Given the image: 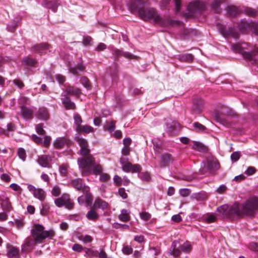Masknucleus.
<instances>
[{"label":"nucleus","instance_id":"obj_23","mask_svg":"<svg viewBox=\"0 0 258 258\" xmlns=\"http://www.w3.org/2000/svg\"><path fill=\"white\" fill-rule=\"evenodd\" d=\"M85 67L82 64H79L74 67H70L69 72L74 75H78L79 73L82 72L85 70Z\"/></svg>","mask_w":258,"mask_h":258},{"label":"nucleus","instance_id":"obj_56","mask_svg":"<svg viewBox=\"0 0 258 258\" xmlns=\"http://www.w3.org/2000/svg\"><path fill=\"white\" fill-rule=\"evenodd\" d=\"M179 193L181 196L185 197L190 194V191L187 188H183L180 190Z\"/></svg>","mask_w":258,"mask_h":258},{"label":"nucleus","instance_id":"obj_29","mask_svg":"<svg viewBox=\"0 0 258 258\" xmlns=\"http://www.w3.org/2000/svg\"><path fill=\"white\" fill-rule=\"evenodd\" d=\"M223 3L222 0H214L212 4V9L217 13L221 12L220 5Z\"/></svg>","mask_w":258,"mask_h":258},{"label":"nucleus","instance_id":"obj_33","mask_svg":"<svg viewBox=\"0 0 258 258\" xmlns=\"http://www.w3.org/2000/svg\"><path fill=\"white\" fill-rule=\"evenodd\" d=\"M86 217L89 220L96 221L98 218V214L94 209H92L88 212Z\"/></svg>","mask_w":258,"mask_h":258},{"label":"nucleus","instance_id":"obj_46","mask_svg":"<svg viewBox=\"0 0 258 258\" xmlns=\"http://www.w3.org/2000/svg\"><path fill=\"white\" fill-rule=\"evenodd\" d=\"M140 217L144 221H147L149 220L151 217V215L146 212H143L140 214Z\"/></svg>","mask_w":258,"mask_h":258},{"label":"nucleus","instance_id":"obj_49","mask_svg":"<svg viewBox=\"0 0 258 258\" xmlns=\"http://www.w3.org/2000/svg\"><path fill=\"white\" fill-rule=\"evenodd\" d=\"M64 206L69 209H71L73 208L74 204L72 202V201L69 198V196L68 195L67 199H66Z\"/></svg>","mask_w":258,"mask_h":258},{"label":"nucleus","instance_id":"obj_44","mask_svg":"<svg viewBox=\"0 0 258 258\" xmlns=\"http://www.w3.org/2000/svg\"><path fill=\"white\" fill-rule=\"evenodd\" d=\"M2 207L7 212L10 211L12 209L11 203L8 201H4L2 203Z\"/></svg>","mask_w":258,"mask_h":258},{"label":"nucleus","instance_id":"obj_3","mask_svg":"<svg viewBox=\"0 0 258 258\" xmlns=\"http://www.w3.org/2000/svg\"><path fill=\"white\" fill-rule=\"evenodd\" d=\"M44 227L41 225L37 224L34 229L31 231L32 235L36 242L42 243L46 238H51L54 235V231L52 230L44 231Z\"/></svg>","mask_w":258,"mask_h":258},{"label":"nucleus","instance_id":"obj_21","mask_svg":"<svg viewBox=\"0 0 258 258\" xmlns=\"http://www.w3.org/2000/svg\"><path fill=\"white\" fill-rule=\"evenodd\" d=\"M76 131L79 133L88 134L93 132L94 128L91 126L88 125H81V126H78V127H76Z\"/></svg>","mask_w":258,"mask_h":258},{"label":"nucleus","instance_id":"obj_54","mask_svg":"<svg viewBox=\"0 0 258 258\" xmlns=\"http://www.w3.org/2000/svg\"><path fill=\"white\" fill-rule=\"evenodd\" d=\"M81 83L86 88H89L90 85L89 83V80L86 77H82L80 79Z\"/></svg>","mask_w":258,"mask_h":258},{"label":"nucleus","instance_id":"obj_34","mask_svg":"<svg viewBox=\"0 0 258 258\" xmlns=\"http://www.w3.org/2000/svg\"><path fill=\"white\" fill-rule=\"evenodd\" d=\"M217 211L224 216H229V206L227 205H224L218 207Z\"/></svg>","mask_w":258,"mask_h":258},{"label":"nucleus","instance_id":"obj_51","mask_svg":"<svg viewBox=\"0 0 258 258\" xmlns=\"http://www.w3.org/2000/svg\"><path fill=\"white\" fill-rule=\"evenodd\" d=\"M240 157V153L238 152H235L231 155V159L233 162H236Z\"/></svg>","mask_w":258,"mask_h":258},{"label":"nucleus","instance_id":"obj_13","mask_svg":"<svg viewBox=\"0 0 258 258\" xmlns=\"http://www.w3.org/2000/svg\"><path fill=\"white\" fill-rule=\"evenodd\" d=\"M204 101L200 98H195L194 99L192 111L195 113H200L204 106Z\"/></svg>","mask_w":258,"mask_h":258},{"label":"nucleus","instance_id":"obj_22","mask_svg":"<svg viewBox=\"0 0 258 258\" xmlns=\"http://www.w3.org/2000/svg\"><path fill=\"white\" fill-rule=\"evenodd\" d=\"M62 103L66 109H74L76 108L75 104L68 97L62 98Z\"/></svg>","mask_w":258,"mask_h":258},{"label":"nucleus","instance_id":"obj_2","mask_svg":"<svg viewBox=\"0 0 258 258\" xmlns=\"http://www.w3.org/2000/svg\"><path fill=\"white\" fill-rule=\"evenodd\" d=\"M78 162L80 168L84 170L83 174L91 173L92 172L95 175H100L99 179L101 181L105 182L110 179L109 175L102 173L101 166L96 163L92 156L79 158Z\"/></svg>","mask_w":258,"mask_h":258},{"label":"nucleus","instance_id":"obj_40","mask_svg":"<svg viewBox=\"0 0 258 258\" xmlns=\"http://www.w3.org/2000/svg\"><path fill=\"white\" fill-rule=\"evenodd\" d=\"M193 59V56L190 54H185L180 56V60L182 61L190 62Z\"/></svg>","mask_w":258,"mask_h":258},{"label":"nucleus","instance_id":"obj_31","mask_svg":"<svg viewBox=\"0 0 258 258\" xmlns=\"http://www.w3.org/2000/svg\"><path fill=\"white\" fill-rule=\"evenodd\" d=\"M67 194H64L61 198L56 199L55 200V205L58 207L64 206L66 199H67Z\"/></svg>","mask_w":258,"mask_h":258},{"label":"nucleus","instance_id":"obj_24","mask_svg":"<svg viewBox=\"0 0 258 258\" xmlns=\"http://www.w3.org/2000/svg\"><path fill=\"white\" fill-rule=\"evenodd\" d=\"M67 95H73V96H78L81 94V90L75 87L69 86L66 90Z\"/></svg>","mask_w":258,"mask_h":258},{"label":"nucleus","instance_id":"obj_20","mask_svg":"<svg viewBox=\"0 0 258 258\" xmlns=\"http://www.w3.org/2000/svg\"><path fill=\"white\" fill-rule=\"evenodd\" d=\"M207 166L209 169L217 170L219 169L220 165L216 158H211L208 159Z\"/></svg>","mask_w":258,"mask_h":258},{"label":"nucleus","instance_id":"obj_50","mask_svg":"<svg viewBox=\"0 0 258 258\" xmlns=\"http://www.w3.org/2000/svg\"><path fill=\"white\" fill-rule=\"evenodd\" d=\"M43 124L40 123L36 126V130L37 133L39 135H44L45 133L43 128Z\"/></svg>","mask_w":258,"mask_h":258},{"label":"nucleus","instance_id":"obj_53","mask_svg":"<svg viewBox=\"0 0 258 258\" xmlns=\"http://www.w3.org/2000/svg\"><path fill=\"white\" fill-rule=\"evenodd\" d=\"M80 239L85 243H90L92 241V238L89 235L81 236Z\"/></svg>","mask_w":258,"mask_h":258},{"label":"nucleus","instance_id":"obj_58","mask_svg":"<svg viewBox=\"0 0 258 258\" xmlns=\"http://www.w3.org/2000/svg\"><path fill=\"white\" fill-rule=\"evenodd\" d=\"M122 56L129 59H137L138 57L128 52H122Z\"/></svg>","mask_w":258,"mask_h":258},{"label":"nucleus","instance_id":"obj_59","mask_svg":"<svg viewBox=\"0 0 258 258\" xmlns=\"http://www.w3.org/2000/svg\"><path fill=\"white\" fill-rule=\"evenodd\" d=\"M122 250L123 253L125 254H131L133 252V249L129 246H124Z\"/></svg>","mask_w":258,"mask_h":258},{"label":"nucleus","instance_id":"obj_11","mask_svg":"<svg viewBox=\"0 0 258 258\" xmlns=\"http://www.w3.org/2000/svg\"><path fill=\"white\" fill-rule=\"evenodd\" d=\"M50 45L47 43H42L35 45L32 47L33 50L40 55L45 54L48 51H49Z\"/></svg>","mask_w":258,"mask_h":258},{"label":"nucleus","instance_id":"obj_45","mask_svg":"<svg viewBox=\"0 0 258 258\" xmlns=\"http://www.w3.org/2000/svg\"><path fill=\"white\" fill-rule=\"evenodd\" d=\"M17 154L19 158L22 160L25 161L26 157V152L24 149L20 148H19L17 152Z\"/></svg>","mask_w":258,"mask_h":258},{"label":"nucleus","instance_id":"obj_48","mask_svg":"<svg viewBox=\"0 0 258 258\" xmlns=\"http://www.w3.org/2000/svg\"><path fill=\"white\" fill-rule=\"evenodd\" d=\"M105 128L107 130H108L110 132H112L114 131L115 128L114 122L111 121V122L107 123L105 126Z\"/></svg>","mask_w":258,"mask_h":258},{"label":"nucleus","instance_id":"obj_27","mask_svg":"<svg viewBox=\"0 0 258 258\" xmlns=\"http://www.w3.org/2000/svg\"><path fill=\"white\" fill-rule=\"evenodd\" d=\"M72 184L74 187L78 190L83 189L85 186L83 183L82 180L80 178L72 180Z\"/></svg>","mask_w":258,"mask_h":258},{"label":"nucleus","instance_id":"obj_5","mask_svg":"<svg viewBox=\"0 0 258 258\" xmlns=\"http://www.w3.org/2000/svg\"><path fill=\"white\" fill-rule=\"evenodd\" d=\"M244 215L253 216L258 211V198L252 197L242 205Z\"/></svg>","mask_w":258,"mask_h":258},{"label":"nucleus","instance_id":"obj_14","mask_svg":"<svg viewBox=\"0 0 258 258\" xmlns=\"http://www.w3.org/2000/svg\"><path fill=\"white\" fill-rule=\"evenodd\" d=\"M35 116L39 119L43 120H47L49 118V114L48 109L45 107L39 108L38 111L35 113Z\"/></svg>","mask_w":258,"mask_h":258},{"label":"nucleus","instance_id":"obj_1","mask_svg":"<svg viewBox=\"0 0 258 258\" xmlns=\"http://www.w3.org/2000/svg\"><path fill=\"white\" fill-rule=\"evenodd\" d=\"M129 10L137 12L139 17L144 21L152 19L154 22L163 27L173 26L178 24V22L168 17H161L153 8H147V3L141 0L131 1L128 4Z\"/></svg>","mask_w":258,"mask_h":258},{"label":"nucleus","instance_id":"obj_18","mask_svg":"<svg viewBox=\"0 0 258 258\" xmlns=\"http://www.w3.org/2000/svg\"><path fill=\"white\" fill-rule=\"evenodd\" d=\"M69 140L65 138H58L53 142V146L56 149L62 148L66 145L69 144Z\"/></svg>","mask_w":258,"mask_h":258},{"label":"nucleus","instance_id":"obj_61","mask_svg":"<svg viewBox=\"0 0 258 258\" xmlns=\"http://www.w3.org/2000/svg\"><path fill=\"white\" fill-rule=\"evenodd\" d=\"M118 194L119 196L124 199L127 198V194L125 192V189L123 188H120L119 189Z\"/></svg>","mask_w":258,"mask_h":258},{"label":"nucleus","instance_id":"obj_64","mask_svg":"<svg viewBox=\"0 0 258 258\" xmlns=\"http://www.w3.org/2000/svg\"><path fill=\"white\" fill-rule=\"evenodd\" d=\"M250 248L253 251L258 252V243H252L250 244Z\"/></svg>","mask_w":258,"mask_h":258},{"label":"nucleus","instance_id":"obj_36","mask_svg":"<svg viewBox=\"0 0 258 258\" xmlns=\"http://www.w3.org/2000/svg\"><path fill=\"white\" fill-rule=\"evenodd\" d=\"M227 11L229 15L232 16H235L238 13L237 8L234 6H228Z\"/></svg>","mask_w":258,"mask_h":258},{"label":"nucleus","instance_id":"obj_25","mask_svg":"<svg viewBox=\"0 0 258 258\" xmlns=\"http://www.w3.org/2000/svg\"><path fill=\"white\" fill-rule=\"evenodd\" d=\"M130 212L127 210H122L120 214L118 216L119 219L123 222L128 221L130 220Z\"/></svg>","mask_w":258,"mask_h":258},{"label":"nucleus","instance_id":"obj_32","mask_svg":"<svg viewBox=\"0 0 258 258\" xmlns=\"http://www.w3.org/2000/svg\"><path fill=\"white\" fill-rule=\"evenodd\" d=\"M225 36H230L234 38H237L238 37V33L235 30L234 28H230L223 33Z\"/></svg>","mask_w":258,"mask_h":258},{"label":"nucleus","instance_id":"obj_63","mask_svg":"<svg viewBox=\"0 0 258 258\" xmlns=\"http://www.w3.org/2000/svg\"><path fill=\"white\" fill-rule=\"evenodd\" d=\"M51 140V139L50 137L45 136L43 141L44 146H45L46 147H48L50 145Z\"/></svg>","mask_w":258,"mask_h":258},{"label":"nucleus","instance_id":"obj_17","mask_svg":"<svg viewBox=\"0 0 258 258\" xmlns=\"http://www.w3.org/2000/svg\"><path fill=\"white\" fill-rule=\"evenodd\" d=\"M179 244V243L177 240H175L172 242L171 248L169 251L170 255H173L175 257H177L180 255L182 250L180 248V246L178 247Z\"/></svg>","mask_w":258,"mask_h":258},{"label":"nucleus","instance_id":"obj_52","mask_svg":"<svg viewBox=\"0 0 258 258\" xmlns=\"http://www.w3.org/2000/svg\"><path fill=\"white\" fill-rule=\"evenodd\" d=\"M244 11L246 14L249 16H254L256 15L255 10L252 8H247Z\"/></svg>","mask_w":258,"mask_h":258},{"label":"nucleus","instance_id":"obj_19","mask_svg":"<svg viewBox=\"0 0 258 258\" xmlns=\"http://www.w3.org/2000/svg\"><path fill=\"white\" fill-rule=\"evenodd\" d=\"M43 5L51 9L53 12H55L58 6V3L57 0H44Z\"/></svg>","mask_w":258,"mask_h":258},{"label":"nucleus","instance_id":"obj_57","mask_svg":"<svg viewBox=\"0 0 258 258\" xmlns=\"http://www.w3.org/2000/svg\"><path fill=\"white\" fill-rule=\"evenodd\" d=\"M13 82L15 85L20 89H22L24 87V83L19 79H15L13 81Z\"/></svg>","mask_w":258,"mask_h":258},{"label":"nucleus","instance_id":"obj_4","mask_svg":"<svg viewBox=\"0 0 258 258\" xmlns=\"http://www.w3.org/2000/svg\"><path fill=\"white\" fill-rule=\"evenodd\" d=\"M246 45L245 43L233 44L232 45V49L235 52L241 53L246 59L254 61L258 60V48L255 47L251 52H246L243 50Z\"/></svg>","mask_w":258,"mask_h":258},{"label":"nucleus","instance_id":"obj_62","mask_svg":"<svg viewBox=\"0 0 258 258\" xmlns=\"http://www.w3.org/2000/svg\"><path fill=\"white\" fill-rule=\"evenodd\" d=\"M255 172V169L253 167H249L245 171V173L248 175H250L254 174Z\"/></svg>","mask_w":258,"mask_h":258},{"label":"nucleus","instance_id":"obj_39","mask_svg":"<svg viewBox=\"0 0 258 258\" xmlns=\"http://www.w3.org/2000/svg\"><path fill=\"white\" fill-rule=\"evenodd\" d=\"M23 62L26 65L33 66L36 63V61L30 57H26L23 59Z\"/></svg>","mask_w":258,"mask_h":258},{"label":"nucleus","instance_id":"obj_7","mask_svg":"<svg viewBox=\"0 0 258 258\" xmlns=\"http://www.w3.org/2000/svg\"><path fill=\"white\" fill-rule=\"evenodd\" d=\"M229 216L241 217L244 215L242 206L240 207L237 203H234L229 207Z\"/></svg>","mask_w":258,"mask_h":258},{"label":"nucleus","instance_id":"obj_47","mask_svg":"<svg viewBox=\"0 0 258 258\" xmlns=\"http://www.w3.org/2000/svg\"><path fill=\"white\" fill-rule=\"evenodd\" d=\"M61 190L59 187L54 186L52 189V194L54 197H57L60 194Z\"/></svg>","mask_w":258,"mask_h":258},{"label":"nucleus","instance_id":"obj_12","mask_svg":"<svg viewBox=\"0 0 258 258\" xmlns=\"http://www.w3.org/2000/svg\"><path fill=\"white\" fill-rule=\"evenodd\" d=\"M121 168L123 171L126 172H132L133 173L138 172L142 170V167L139 164H132L129 162L122 166Z\"/></svg>","mask_w":258,"mask_h":258},{"label":"nucleus","instance_id":"obj_37","mask_svg":"<svg viewBox=\"0 0 258 258\" xmlns=\"http://www.w3.org/2000/svg\"><path fill=\"white\" fill-rule=\"evenodd\" d=\"M140 178L143 181H149L151 179L150 174L148 172H141L139 175Z\"/></svg>","mask_w":258,"mask_h":258},{"label":"nucleus","instance_id":"obj_8","mask_svg":"<svg viewBox=\"0 0 258 258\" xmlns=\"http://www.w3.org/2000/svg\"><path fill=\"white\" fill-rule=\"evenodd\" d=\"M75 140L78 142L80 146V153L82 155H87L90 153V150L88 149V144L86 140L79 136L75 137Z\"/></svg>","mask_w":258,"mask_h":258},{"label":"nucleus","instance_id":"obj_16","mask_svg":"<svg viewBox=\"0 0 258 258\" xmlns=\"http://www.w3.org/2000/svg\"><path fill=\"white\" fill-rule=\"evenodd\" d=\"M21 113L23 118L25 119H31L33 117V110L24 105L21 107Z\"/></svg>","mask_w":258,"mask_h":258},{"label":"nucleus","instance_id":"obj_60","mask_svg":"<svg viewBox=\"0 0 258 258\" xmlns=\"http://www.w3.org/2000/svg\"><path fill=\"white\" fill-rule=\"evenodd\" d=\"M113 181H114V183L117 186L121 185V182H122V179H121V178L120 176H118L117 175H115L114 176Z\"/></svg>","mask_w":258,"mask_h":258},{"label":"nucleus","instance_id":"obj_9","mask_svg":"<svg viewBox=\"0 0 258 258\" xmlns=\"http://www.w3.org/2000/svg\"><path fill=\"white\" fill-rule=\"evenodd\" d=\"M52 157L50 155H42L39 156L37 160V163L42 167L51 168V162Z\"/></svg>","mask_w":258,"mask_h":258},{"label":"nucleus","instance_id":"obj_42","mask_svg":"<svg viewBox=\"0 0 258 258\" xmlns=\"http://www.w3.org/2000/svg\"><path fill=\"white\" fill-rule=\"evenodd\" d=\"M18 253L19 249L16 247H13L9 250L8 255L9 257H13L17 255Z\"/></svg>","mask_w":258,"mask_h":258},{"label":"nucleus","instance_id":"obj_43","mask_svg":"<svg viewBox=\"0 0 258 258\" xmlns=\"http://www.w3.org/2000/svg\"><path fill=\"white\" fill-rule=\"evenodd\" d=\"M74 119L75 120V124L76 126V127H78V126L81 125L82 120L81 116L78 114L76 113L74 114Z\"/></svg>","mask_w":258,"mask_h":258},{"label":"nucleus","instance_id":"obj_30","mask_svg":"<svg viewBox=\"0 0 258 258\" xmlns=\"http://www.w3.org/2000/svg\"><path fill=\"white\" fill-rule=\"evenodd\" d=\"M192 149L200 152H204L207 150V147L203 144L198 142H194L192 145Z\"/></svg>","mask_w":258,"mask_h":258},{"label":"nucleus","instance_id":"obj_15","mask_svg":"<svg viewBox=\"0 0 258 258\" xmlns=\"http://www.w3.org/2000/svg\"><path fill=\"white\" fill-rule=\"evenodd\" d=\"M173 158L171 155L169 153H164L160 157V166L161 167H165L171 163Z\"/></svg>","mask_w":258,"mask_h":258},{"label":"nucleus","instance_id":"obj_26","mask_svg":"<svg viewBox=\"0 0 258 258\" xmlns=\"http://www.w3.org/2000/svg\"><path fill=\"white\" fill-rule=\"evenodd\" d=\"M107 207L108 203L100 199H96L93 204V208L106 209Z\"/></svg>","mask_w":258,"mask_h":258},{"label":"nucleus","instance_id":"obj_41","mask_svg":"<svg viewBox=\"0 0 258 258\" xmlns=\"http://www.w3.org/2000/svg\"><path fill=\"white\" fill-rule=\"evenodd\" d=\"M180 248L183 252H188L191 249V245L188 242H185L182 245H180Z\"/></svg>","mask_w":258,"mask_h":258},{"label":"nucleus","instance_id":"obj_28","mask_svg":"<svg viewBox=\"0 0 258 258\" xmlns=\"http://www.w3.org/2000/svg\"><path fill=\"white\" fill-rule=\"evenodd\" d=\"M204 220L207 223H213L217 220V217L214 214L208 213L204 216Z\"/></svg>","mask_w":258,"mask_h":258},{"label":"nucleus","instance_id":"obj_6","mask_svg":"<svg viewBox=\"0 0 258 258\" xmlns=\"http://www.w3.org/2000/svg\"><path fill=\"white\" fill-rule=\"evenodd\" d=\"M206 6L203 2L195 1L190 3L187 6L188 17H192L205 10Z\"/></svg>","mask_w":258,"mask_h":258},{"label":"nucleus","instance_id":"obj_55","mask_svg":"<svg viewBox=\"0 0 258 258\" xmlns=\"http://www.w3.org/2000/svg\"><path fill=\"white\" fill-rule=\"evenodd\" d=\"M227 189V188L226 186L224 185V184H222V185H221L220 186H219L217 188V189L216 190V191L218 194H223L225 192V191H226Z\"/></svg>","mask_w":258,"mask_h":258},{"label":"nucleus","instance_id":"obj_38","mask_svg":"<svg viewBox=\"0 0 258 258\" xmlns=\"http://www.w3.org/2000/svg\"><path fill=\"white\" fill-rule=\"evenodd\" d=\"M16 128V125L12 122H10L8 123L7 125V130L6 131V133L4 135L6 136L9 135V132H12L15 131Z\"/></svg>","mask_w":258,"mask_h":258},{"label":"nucleus","instance_id":"obj_10","mask_svg":"<svg viewBox=\"0 0 258 258\" xmlns=\"http://www.w3.org/2000/svg\"><path fill=\"white\" fill-rule=\"evenodd\" d=\"M28 188L29 191L32 192L34 197L40 201L44 200L45 198V192L41 188H36L32 185H29Z\"/></svg>","mask_w":258,"mask_h":258},{"label":"nucleus","instance_id":"obj_35","mask_svg":"<svg viewBox=\"0 0 258 258\" xmlns=\"http://www.w3.org/2000/svg\"><path fill=\"white\" fill-rule=\"evenodd\" d=\"M193 126L194 127V131L196 132H204L207 130L205 126L198 122H194L193 123Z\"/></svg>","mask_w":258,"mask_h":258}]
</instances>
